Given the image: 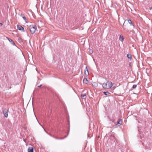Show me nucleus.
<instances>
[{"instance_id":"1","label":"nucleus","mask_w":152,"mask_h":152,"mask_svg":"<svg viewBox=\"0 0 152 152\" xmlns=\"http://www.w3.org/2000/svg\"><path fill=\"white\" fill-rule=\"evenodd\" d=\"M114 84H112L111 81H108L106 83H103L102 86L104 89H108L110 88Z\"/></svg>"},{"instance_id":"2","label":"nucleus","mask_w":152,"mask_h":152,"mask_svg":"<svg viewBox=\"0 0 152 152\" xmlns=\"http://www.w3.org/2000/svg\"><path fill=\"white\" fill-rule=\"evenodd\" d=\"M29 28L31 33L34 34L37 30V27L35 26L31 25L30 26Z\"/></svg>"},{"instance_id":"3","label":"nucleus","mask_w":152,"mask_h":152,"mask_svg":"<svg viewBox=\"0 0 152 152\" xmlns=\"http://www.w3.org/2000/svg\"><path fill=\"white\" fill-rule=\"evenodd\" d=\"M84 73L86 76H88L89 75L88 71L86 66L84 69Z\"/></svg>"},{"instance_id":"4","label":"nucleus","mask_w":152,"mask_h":152,"mask_svg":"<svg viewBox=\"0 0 152 152\" xmlns=\"http://www.w3.org/2000/svg\"><path fill=\"white\" fill-rule=\"evenodd\" d=\"M17 28L18 30H20L21 31H24V29L23 28L20 26H18Z\"/></svg>"},{"instance_id":"5","label":"nucleus","mask_w":152,"mask_h":152,"mask_svg":"<svg viewBox=\"0 0 152 152\" xmlns=\"http://www.w3.org/2000/svg\"><path fill=\"white\" fill-rule=\"evenodd\" d=\"M3 113L5 117L7 118L8 117V112L7 110H4Z\"/></svg>"},{"instance_id":"6","label":"nucleus","mask_w":152,"mask_h":152,"mask_svg":"<svg viewBox=\"0 0 152 152\" xmlns=\"http://www.w3.org/2000/svg\"><path fill=\"white\" fill-rule=\"evenodd\" d=\"M28 152H34L33 147H29L28 149Z\"/></svg>"},{"instance_id":"7","label":"nucleus","mask_w":152,"mask_h":152,"mask_svg":"<svg viewBox=\"0 0 152 152\" xmlns=\"http://www.w3.org/2000/svg\"><path fill=\"white\" fill-rule=\"evenodd\" d=\"M124 39V38L123 36L122 35H121L120 36V37H119V40L120 41H121L122 42L123 41V40Z\"/></svg>"},{"instance_id":"8","label":"nucleus","mask_w":152,"mask_h":152,"mask_svg":"<svg viewBox=\"0 0 152 152\" xmlns=\"http://www.w3.org/2000/svg\"><path fill=\"white\" fill-rule=\"evenodd\" d=\"M8 40L10 42L11 44L14 45H15V43L13 41V40L11 39L8 38Z\"/></svg>"},{"instance_id":"9","label":"nucleus","mask_w":152,"mask_h":152,"mask_svg":"<svg viewBox=\"0 0 152 152\" xmlns=\"http://www.w3.org/2000/svg\"><path fill=\"white\" fill-rule=\"evenodd\" d=\"M88 80L87 78H84L83 80V82L84 83L87 84V83Z\"/></svg>"},{"instance_id":"10","label":"nucleus","mask_w":152,"mask_h":152,"mask_svg":"<svg viewBox=\"0 0 152 152\" xmlns=\"http://www.w3.org/2000/svg\"><path fill=\"white\" fill-rule=\"evenodd\" d=\"M81 96L83 98V99H85L86 97V94H82Z\"/></svg>"},{"instance_id":"11","label":"nucleus","mask_w":152,"mask_h":152,"mask_svg":"<svg viewBox=\"0 0 152 152\" xmlns=\"http://www.w3.org/2000/svg\"><path fill=\"white\" fill-rule=\"evenodd\" d=\"M127 57L130 60H131L132 58V56L131 54H128L127 55Z\"/></svg>"},{"instance_id":"12","label":"nucleus","mask_w":152,"mask_h":152,"mask_svg":"<svg viewBox=\"0 0 152 152\" xmlns=\"http://www.w3.org/2000/svg\"><path fill=\"white\" fill-rule=\"evenodd\" d=\"M128 22L130 24V25H132V22L130 20H128Z\"/></svg>"},{"instance_id":"13","label":"nucleus","mask_w":152,"mask_h":152,"mask_svg":"<svg viewBox=\"0 0 152 152\" xmlns=\"http://www.w3.org/2000/svg\"><path fill=\"white\" fill-rule=\"evenodd\" d=\"M104 93L106 95H107L110 94L109 92H104Z\"/></svg>"},{"instance_id":"14","label":"nucleus","mask_w":152,"mask_h":152,"mask_svg":"<svg viewBox=\"0 0 152 152\" xmlns=\"http://www.w3.org/2000/svg\"><path fill=\"white\" fill-rule=\"evenodd\" d=\"M121 123H122L121 121V120H120L118 121V124H120V125H121Z\"/></svg>"},{"instance_id":"15","label":"nucleus","mask_w":152,"mask_h":152,"mask_svg":"<svg viewBox=\"0 0 152 152\" xmlns=\"http://www.w3.org/2000/svg\"><path fill=\"white\" fill-rule=\"evenodd\" d=\"M137 87V85H134L133 86V88H135Z\"/></svg>"},{"instance_id":"16","label":"nucleus","mask_w":152,"mask_h":152,"mask_svg":"<svg viewBox=\"0 0 152 152\" xmlns=\"http://www.w3.org/2000/svg\"><path fill=\"white\" fill-rule=\"evenodd\" d=\"M93 52V51L91 49H90L89 50V53H92Z\"/></svg>"},{"instance_id":"17","label":"nucleus","mask_w":152,"mask_h":152,"mask_svg":"<svg viewBox=\"0 0 152 152\" xmlns=\"http://www.w3.org/2000/svg\"><path fill=\"white\" fill-rule=\"evenodd\" d=\"M23 18L25 20V21H26V18L25 17H23Z\"/></svg>"},{"instance_id":"18","label":"nucleus","mask_w":152,"mask_h":152,"mask_svg":"<svg viewBox=\"0 0 152 152\" xmlns=\"http://www.w3.org/2000/svg\"><path fill=\"white\" fill-rule=\"evenodd\" d=\"M2 25H3V24L2 23H0V27L2 26Z\"/></svg>"},{"instance_id":"19","label":"nucleus","mask_w":152,"mask_h":152,"mask_svg":"<svg viewBox=\"0 0 152 152\" xmlns=\"http://www.w3.org/2000/svg\"><path fill=\"white\" fill-rule=\"evenodd\" d=\"M42 86V85H40V86H38V87H40Z\"/></svg>"},{"instance_id":"20","label":"nucleus","mask_w":152,"mask_h":152,"mask_svg":"<svg viewBox=\"0 0 152 152\" xmlns=\"http://www.w3.org/2000/svg\"><path fill=\"white\" fill-rule=\"evenodd\" d=\"M151 9H152V7L150 9V10H151Z\"/></svg>"},{"instance_id":"21","label":"nucleus","mask_w":152,"mask_h":152,"mask_svg":"<svg viewBox=\"0 0 152 152\" xmlns=\"http://www.w3.org/2000/svg\"><path fill=\"white\" fill-rule=\"evenodd\" d=\"M124 25V23L123 24V25Z\"/></svg>"}]
</instances>
